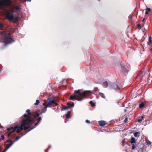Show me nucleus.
<instances>
[{
  "instance_id": "1",
  "label": "nucleus",
  "mask_w": 152,
  "mask_h": 152,
  "mask_svg": "<svg viewBox=\"0 0 152 152\" xmlns=\"http://www.w3.org/2000/svg\"><path fill=\"white\" fill-rule=\"evenodd\" d=\"M26 112L27 114H24L23 115V117L26 118L22 120L21 122L20 126H15V128L14 129L13 131L17 129V133H19L23 129L25 130L28 129L30 127H26L25 126L33 124L36 121L37 118L40 115L38 113L31 114L29 109L27 110Z\"/></svg>"
},
{
  "instance_id": "34",
  "label": "nucleus",
  "mask_w": 152,
  "mask_h": 152,
  "mask_svg": "<svg viewBox=\"0 0 152 152\" xmlns=\"http://www.w3.org/2000/svg\"><path fill=\"white\" fill-rule=\"evenodd\" d=\"M135 148V146L134 144H132V149L134 150V148Z\"/></svg>"
},
{
  "instance_id": "36",
  "label": "nucleus",
  "mask_w": 152,
  "mask_h": 152,
  "mask_svg": "<svg viewBox=\"0 0 152 152\" xmlns=\"http://www.w3.org/2000/svg\"><path fill=\"white\" fill-rule=\"evenodd\" d=\"M8 149H7V148L6 147L5 149L2 152H5Z\"/></svg>"
},
{
  "instance_id": "37",
  "label": "nucleus",
  "mask_w": 152,
  "mask_h": 152,
  "mask_svg": "<svg viewBox=\"0 0 152 152\" xmlns=\"http://www.w3.org/2000/svg\"><path fill=\"white\" fill-rule=\"evenodd\" d=\"M8 149H7V148L6 147L5 149L2 152H5Z\"/></svg>"
},
{
  "instance_id": "14",
  "label": "nucleus",
  "mask_w": 152,
  "mask_h": 152,
  "mask_svg": "<svg viewBox=\"0 0 152 152\" xmlns=\"http://www.w3.org/2000/svg\"><path fill=\"white\" fill-rule=\"evenodd\" d=\"M70 111H68L65 115L66 116V120H68L69 118H70Z\"/></svg>"
},
{
  "instance_id": "11",
  "label": "nucleus",
  "mask_w": 152,
  "mask_h": 152,
  "mask_svg": "<svg viewBox=\"0 0 152 152\" xmlns=\"http://www.w3.org/2000/svg\"><path fill=\"white\" fill-rule=\"evenodd\" d=\"M131 108H130L126 107L124 110V112L125 113H127L128 114H129L131 111Z\"/></svg>"
},
{
  "instance_id": "39",
  "label": "nucleus",
  "mask_w": 152,
  "mask_h": 152,
  "mask_svg": "<svg viewBox=\"0 0 152 152\" xmlns=\"http://www.w3.org/2000/svg\"><path fill=\"white\" fill-rule=\"evenodd\" d=\"M1 139L2 140H3L4 139V135H2L1 136Z\"/></svg>"
},
{
  "instance_id": "22",
  "label": "nucleus",
  "mask_w": 152,
  "mask_h": 152,
  "mask_svg": "<svg viewBox=\"0 0 152 152\" xmlns=\"http://www.w3.org/2000/svg\"><path fill=\"white\" fill-rule=\"evenodd\" d=\"M149 42H148V44L150 45L152 43V40L151 37V36L149 37Z\"/></svg>"
},
{
  "instance_id": "4",
  "label": "nucleus",
  "mask_w": 152,
  "mask_h": 152,
  "mask_svg": "<svg viewBox=\"0 0 152 152\" xmlns=\"http://www.w3.org/2000/svg\"><path fill=\"white\" fill-rule=\"evenodd\" d=\"M6 18L7 20L12 22H16L18 21L19 19L18 16L14 17L12 13H8L6 15Z\"/></svg>"
},
{
  "instance_id": "12",
  "label": "nucleus",
  "mask_w": 152,
  "mask_h": 152,
  "mask_svg": "<svg viewBox=\"0 0 152 152\" xmlns=\"http://www.w3.org/2000/svg\"><path fill=\"white\" fill-rule=\"evenodd\" d=\"M43 105L44 106H45V107L42 109V113H45L46 111L47 110V108L48 107L46 105L45 103H43Z\"/></svg>"
},
{
  "instance_id": "21",
  "label": "nucleus",
  "mask_w": 152,
  "mask_h": 152,
  "mask_svg": "<svg viewBox=\"0 0 152 152\" xmlns=\"http://www.w3.org/2000/svg\"><path fill=\"white\" fill-rule=\"evenodd\" d=\"M140 132H135L134 134V136L135 137H138L139 135L140 134Z\"/></svg>"
},
{
  "instance_id": "43",
  "label": "nucleus",
  "mask_w": 152,
  "mask_h": 152,
  "mask_svg": "<svg viewBox=\"0 0 152 152\" xmlns=\"http://www.w3.org/2000/svg\"><path fill=\"white\" fill-rule=\"evenodd\" d=\"M106 84L107 85V86H108V84H107V82H105L104 83V84Z\"/></svg>"
},
{
  "instance_id": "16",
  "label": "nucleus",
  "mask_w": 152,
  "mask_h": 152,
  "mask_svg": "<svg viewBox=\"0 0 152 152\" xmlns=\"http://www.w3.org/2000/svg\"><path fill=\"white\" fill-rule=\"evenodd\" d=\"M121 67L122 69V70L124 72H128L129 70L126 69L124 66H122Z\"/></svg>"
},
{
  "instance_id": "42",
  "label": "nucleus",
  "mask_w": 152,
  "mask_h": 152,
  "mask_svg": "<svg viewBox=\"0 0 152 152\" xmlns=\"http://www.w3.org/2000/svg\"><path fill=\"white\" fill-rule=\"evenodd\" d=\"M45 152H48V149H46L45 151Z\"/></svg>"
},
{
  "instance_id": "31",
  "label": "nucleus",
  "mask_w": 152,
  "mask_h": 152,
  "mask_svg": "<svg viewBox=\"0 0 152 152\" xmlns=\"http://www.w3.org/2000/svg\"><path fill=\"white\" fill-rule=\"evenodd\" d=\"M7 142H10V143H11L12 142H13V143H14V141H12L11 140H7Z\"/></svg>"
},
{
  "instance_id": "17",
  "label": "nucleus",
  "mask_w": 152,
  "mask_h": 152,
  "mask_svg": "<svg viewBox=\"0 0 152 152\" xmlns=\"http://www.w3.org/2000/svg\"><path fill=\"white\" fill-rule=\"evenodd\" d=\"M145 103L142 102L139 105V107L140 108H143L145 105Z\"/></svg>"
},
{
  "instance_id": "2",
  "label": "nucleus",
  "mask_w": 152,
  "mask_h": 152,
  "mask_svg": "<svg viewBox=\"0 0 152 152\" xmlns=\"http://www.w3.org/2000/svg\"><path fill=\"white\" fill-rule=\"evenodd\" d=\"M75 94L71 95L70 97V99L72 100H76L81 101L83 98L88 96L91 93L93 94L90 91H85L81 92V90H75Z\"/></svg>"
},
{
  "instance_id": "13",
  "label": "nucleus",
  "mask_w": 152,
  "mask_h": 152,
  "mask_svg": "<svg viewBox=\"0 0 152 152\" xmlns=\"http://www.w3.org/2000/svg\"><path fill=\"white\" fill-rule=\"evenodd\" d=\"M67 106L68 107V108H71L74 107V102H72L71 103L70 102H68L67 103Z\"/></svg>"
},
{
  "instance_id": "7",
  "label": "nucleus",
  "mask_w": 152,
  "mask_h": 152,
  "mask_svg": "<svg viewBox=\"0 0 152 152\" xmlns=\"http://www.w3.org/2000/svg\"><path fill=\"white\" fill-rule=\"evenodd\" d=\"M111 87L112 89L118 90H120L122 88L121 85L118 83H112L111 84Z\"/></svg>"
},
{
  "instance_id": "29",
  "label": "nucleus",
  "mask_w": 152,
  "mask_h": 152,
  "mask_svg": "<svg viewBox=\"0 0 152 152\" xmlns=\"http://www.w3.org/2000/svg\"><path fill=\"white\" fill-rule=\"evenodd\" d=\"M4 26L3 24L2 23L0 22V29H2V28Z\"/></svg>"
},
{
  "instance_id": "38",
  "label": "nucleus",
  "mask_w": 152,
  "mask_h": 152,
  "mask_svg": "<svg viewBox=\"0 0 152 152\" xmlns=\"http://www.w3.org/2000/svg\"><path fill=\"white\" fill-rule=\"evenodd\" d=\"M86 122L87 123H90V121L88 120H86Z\"/></svg>"
},
{
  "instance_id": "8",
  "label": "nucleus",
  "mask_w": 152,
  "mask_h": 152,
  "mask_svg": "<svg viewBox=\"0 0 152 152\" xmlns=\"http://www.w3.org/2000/svg\"><path fill=\"white\" fill-rule=\"evenodd\" d=\"M38 117V118L37 119V122L36 123L34 124V126H33L31 127V126H30V125H26L25 126L26 127H28V126H30V127L28 129L26 130H25L26 131H27V132H28L30 131L31 130H32V129H33L35 127V126H37L38 124L39 123L40 121L41 120L42 118H41V117L39 116ZM30 125H31V124H30Z\"/></svg>"
},
{
  "instance_id": "5",
  "label": "nucleus",
  "mask_w": 152,
  "mask_h": 152,
  "mask_svg": "<svg viewBox=\"0 0 152 152\" xmlns=\"http://www.w3.org/2000/svg\"><path fill=\"white\" fill-rule=\"evenodd\" d=\"M48 102H46V105L48 107H51V105L53 107L55 106H58V104L55 102L54 99H53L51 98H49L47 99Z\"/></svg>"
},
{
  "instance_id": "24",
  "label": "nucleus",
  "mask_w": 152,
  "mask_h": 152,
  "mask_svg": "<svg viewBox=\"0 0 152 152\" xmlns=\"http://www.w3.org/2000/svg\"><path fill=\"white\" fill-rule=\"evenodd\" d=\"M13 144V142L10 143V144H7L6 147L7 148V149H8Z\"/></svg>"
},
{
  "instance_id": "33",
  "label": "nucleus",
  "mask_w": 152,
  "mask_h": 152,
  "mask_svg": "<svg viewBox=\"0 0 152 152\" xmlns=\"http://www.w3.org/2000/svg\"><path fill=\"white\" fill-rule=\"evenodd\" d=\"M125 142V141L124 139L123 140H122V146H124V143Z\"/></svg>"
},
{
  "instance_id": "3",
  "label": "nucleus",
  "mask_w": 152,
  "mask_h": 152,
  "mask_svg": "<svg viewBox=\"0 0 152 152\" xmlns=\"http://www.w3.org/2000/svg\"><path fill=\"white\" fill-rule=\"evenodd\" d=\"M12 2V0H0V9L11 6Z\"/></svg>"
},
{
  "instance_id": "19",
  "label": "nucleus",
  "mask_w": 152,
  "mask_h": 152,
  "mask_svg": "<svg viewBox=\"0 0 152 152\" xmlns=\"http://www.w3.org/2000/svg\"><path fill=\"white\" fill-rule=\"evenodd\" d=\"M99 94L102 98L104 99H106V97H105L104 94L103 93H101V92H99Z\"/></svg>"
},
{
  "instance_id": "30",
  "label": "nucleus",
  "mask_w": 152,
  "mask_h": 152,
  "mask_svg": "<svg viewBox=\"0 0 152 152\" xmlns=\"http://www.w3.org/2000/svg\"><path fill=\"white\" fill-rule=\"evenodd\" d=\"M15 8L17 10H19L20 9V7L18 6H16Z\"/></svg>"
},
{
  "instance_id": "35",
  "label": "nucleus",
  "mask_w": 152,
  "mask_h": 152,
  "mask_svg": "<svg viewBox=\"0 0 152 152\" xmlns=\"http://www.w3.org/2000/svg\"><path fill=\"white\" fill-rule=\"evenodd\" d=\"M137 26L138 28H140V29L141 28V25L140 23H138L137 24Z\"/></svg>"
},
{
  "instance_id": "40",
  "label": "nucleus",
  "mask_w": 152,
  "mask_h": 152,
  "mask_svg": "<svg viewBox=\"0 0 152 152\" xmlns=\"http://www.w3.org/2000/svg\"><path fill=\"white\" fill-rule=\"evenodd\" d=\"M132 16L131 15H130L129 16V18H130V19H131L132 18Z\"/></svg>"
},
{
  "instance_id": "9",
  "label": "nucleus",
  "mask_w": 152,
  "mask_h": 152,
  "mask_svg": "<svg viewBox=\"0 0 152 152\" xmlns=\"http://www.w3.org/2000/svg\"><path fill=\"white\" fill-rule=\"evenodd\" d=\"M15 126L14 127V128H13L12 127H10V128H7V130L8 131H11V130H12V131L10 133L8 134L7 135V136L8 137H9L10 136L11 133L12 132H15V131H16V132H17V129L15 130V131H13L14 129L15 128Z\"/></svg>"
},
{
  "instance_id": "10",
  "label": "nucleus",
  "mask_w": 152,
  "mask_h": 152,
  "mask_svg": "<svg viewBox=\"0 0 152 152\" xmlns=\"http://www.w3.org/2000/svg\"><path fill=\"white\" fill-rule=\"evenodd\" d=\"M99 125L101 126H103L107 124V123L104 121H98Z\"/></svg>"
},
{
  "instance_id": "44",
  "label": "nucleus",
  "mask_w": 152,
  "mask_h": 152,
  "mask_svg": "<svg viewBox=\"0 0 152 152\" xmlns=\"http://www.w3.org/2000/svg\"><path fill=\"white\" fill-rule=\"evenodd\" d=\"M150 50L151 51H152V48H151L150 49Z\"/></svg>"
},
{
  "instance_id": "20",
  "label": "nucleus",
  "mask_w": 152,
  "mask_h": 152,
  "mask_svg": "<svg viewBox=\"0 0 152 152\" xmlns=\"http://www.w3.org/2000/svg\"><path fill=\"white\" fill-rule=\"evenodd\" d=\"M135 142V138L133 137L131 138L130 141V142L131 144H134Z\"/></svg>"
},
{
  "instance_id": "25",
  "label": "nucleus",
  "mask_w": 152,
  "mask_h": 152,
  "mask_svg": "<svg viewBox=\"0 0 152 152\" xmlns=\"http://www.w3.org/2000/svg\"><path fill=\"white\" fill-rule=\"evenodd\" d=\"M62 109L64 110H67L69 108L67 106H64L62 107Z\"/></svg>"
},
{
  "instance_id": "15",
  "label": "nucleus",
  "mask_w": 152,
  "mask_h": 152,
  "mask_svg": "<svg viewBox=\"0 0 152 152\" xmlns=\"http://www.w3.org/2000/svg\"><path fill=\"white\" fill-rule=\"evenodd\" d=\"M27 132H26L24 134H21V136H18L17 137H16L15 138V140L14 141V142L15 141H16L17 140H18L20 137H21L23 136V135H25V134H26V133H27Z\"/></svg>"
},
{
  "instance_id": "41",
  "label": "nucleus",
  "mask_w": 152,
  "mask_h": 152,
  "mask_svg": "<svg viewBox=\"0 0 152 152\" xmlns=\"http://www.w3.org/2000/svg\"><path fill=\"white\" fill-rule=\"evenodd\" d=\"M145 20V18H143V19H142V22H144Z\"/></svg>"
},
{
  "instance_id": "23",
  "label": "nucleus",
  "mask_w": 152,
  "mask_h": 152,
  "mask_svg": "<svg viewBox=\"0 0 152 152\" xmlns=\"http://www.w3.org/2000/svg\"><path fill=\"white\" fill-rule=\"evenodd\" d=\"M89 104H91L92 107H94L95 106V104L94 103H93L92 101H91L89 102Z\"/></svg>"
},
{
  "instance_id": "18",
  "label": "nucleus",
  "mask_w": 152,
  "mask_h": 152,
  "mask_svg": "<svg viewBox=\"0 0 152 152\" xmlns=\"http://www.w3.org/2000/svg\"><path fill=\"white\" fill-rule=\"evenodd\" d=\"M151 10V9L150 8H147L146 9V11L145 12V15H148V12H150Z\"/></svg>"
},
{
  "instance_id": "6",
  "label": "nucleus",
  "mask_w": 152,
  "mask_h": 152,
  "mask_svg": "<svg viewBox=\"0 0 152 152\" xmlns=\"http://www.w3.org/2000/svg\"><path fill=\"white\" fill-rule=\"evenodd\" d=\"M4 39L7 41L5 43L6 45L11 43L13 41L11 37L10 34L9 33H7V34H6L4 35Z\"/></svg>"
},
{
  "instance_id": "32",
  "label": "nucleus",
  "mask_w": 152,
  "mask_h": 152,
  "mask_svg": "<svg viewBox=\"0 0 152 152\" xmlns=\"http://www.w3.org/2000/svg\"><path fill=\"white\" fill-rule=\"evenodd\" d=\"M128 117H126L125 118V120L124 121V122L125 123H126L128 121Z\"/></svg>"
},
{
  "instance_id": "28",
  "label": "nucleus",
  "mask_w": 152,
  "mask_h": 152,
  "mask_svg": "<svg viewBox=\"0 0 152 152\" xmlns=\"http://www.w3.org/2000/svg\"><path fill=\"white\" fill-rule=\"evenodd\" d=\"M39 102H40L39 100H36V102L34 103V104L37 105L39 104Z\"/></svg>"
},
{
  "instance_id": "27",
  "label": "nucleus",
  "mask_w": 152,
  "mask_h": 152,
  "mask_svg": "<svg viewBox=\"0 0 152 152\" xmlns=\"http://www.w3.org/2000/svg\"><path fill=\"white\" fill-rule=\"evenodd\" d=\"M99 90L98 89L97 87H95L93 89V92L99 91Z\"/></svg>"
},
{
  "instance_id": "26",
  "label": "nucleus",
  "mask_w": 152,
  "mask_h": 152,
  "mask_svg": "<svg viewBox=\"0 0 152 152\" xmlns=\"http://www.w3.org/2000/svg\"><path fill=\"white\" fill-rule=\"evenodd\" d=\"M143 118H144V117L143 116H142L141 117V119H138L137 120V121L138 122H141L142 121V119Z\"/></svg>"
}]
</instances>
